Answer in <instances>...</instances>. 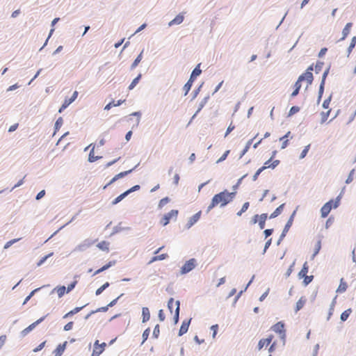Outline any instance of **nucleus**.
Listing matches in <instances>:
<instances>
[{
    "label": "nucleus",
    "instance_id": "nucleus-41",
    "mask_svg": "<svg viewBox=\"0 0 356 356\" xmlns=\"http://www.w3.org/2000/svg\"><path fill=\"white\" fill-rule=\"evenodd\" d=\"M310 146H311V145L309 144V145H307V146L305 147L304 149L302 151V152H301V154L300 155V159H304L307 156V153H308V152H309V150L310 149Z\"/></svg>",
    "mask_w": 356,
    "mask_h": 356
},
{
    "label": "nucleus",
    "instance_id": "nucleus-61",
    "mask_svg": "<svg viewBox=\"0 0 356 356\" xmlns=\"http://www.w3.org/2000/svg\"><path fill=\"white\" fill-rule=\"evenodd\" d=\"M252 143V139H250V140L248 141V143L243 151L242 155H244L248 151Z\"/></svg>",
    "mask_w": 356,
    "mask_h": 356
},
{
    "label": "nucleus",
    "instance_id": "nucleus-62",
    "mask_svg": "<svg viewBox=\"0 0 356 356\" xmlns=\"http://www.w3.org/2000/svg\"><path fill=\"white\" fill-rule=\"evenodd\" d=\"M235 129V126L231 123L227 129L225 137H227L228 134Z\"/></svg>",
    "mask_w": 356,
    "mask_h": 356
},
{
    "label": "nucleus",
    "instance_id": "nucleus-26",
    "mask_svg": "<svg viewBox=\"0 0 356 356\" xmlns=\"http://www.w3.org/2000/svg\"><path fill=\"white\" fill-rule=\"evenodd\" d=\"M200 64H198L197 66L193 70V71L191 73V79L195 80L197 76H199L202 70L200 69Z\"/></svg>",
    "mask_w": 356,
    "mask_h": 356
},
{
    "label": "nucleus",
    "instance_id": "nucleus-60",
    "mask_svg": "<svg viewBox=\"0 0 356 356\" xmlns=\"http://www.w3.org/2000/svg\"><path fill=\"white\" fill-rule=\"evenodd\" d=\"M229 154V150H227V151H226V152H225V153L221 156V157H220V158L217 161V163H220V162H222V161H225V160L227 159V156H228V154Z\"/></svg>",
    "mask_w": 356,
    "mask_h": 356
},
{
    "label": "nucleus",
    "instance_id": "nucleus-53",
    "mask_svg": "<svg viewBox=\"0 0 356 356\" xmlns=\"http://www.w3.org/2000/svg\"><path fill=\"white\" fill-rule=\"evenodd\" d=\"M354 175H355V170L353 169L350 171L347 179L346 180V184H350L353 181Z\"/></svg>",
    "mask_w": 356,
    "mask_h": 356
},
{
    "label": "nucleus",
    "instance_id": "nucleus-22",
    "mask_svg": "<svg viewBox=\"0 0 356 356\" xmlns=\"http://www.w3.org/2000/svg\"><path fill=\"white\" fill-rule=\"evenodd\" d=\"M348 284L344 281L343 278H341L340 280V284L337 289V293H343L347 290Z\"/></svg>",
    "mask_w": 356,
    "mask_h": 356
},
{
    "label": "nucleus",
    "instance_id": "nucleus-59",
    "mask_svg": "<svg viewBox=\"0 0 356 356\" xmlns=\"http://www.w3.org/2000/svg\"><path fill=\"white\" fill-rule=\"evenodd\" d=\"M45 343H46V341H43V342H42L40 345H38L36 348H35L33 350V351L34 353H37V352H38V351L41 350L44 347Z\"/></svg>",
    "mask_w": 356,
    "mask_h": 356
},
{
    "label": "nucleus",
    "instance_id": "nucleus-58",
    "mask_svg": "<svg viewBox=\"0 0 356 356\" xmlns=\"http://www.w3.org/2000/svg\"><path fill=\"white\" fill-rule=\"evenodd\" d=\"M299 111H300V108H299V107H298V106H292V107L291 108L290 111H289V115H293V114H295V113H298Z\"/></svg>",
    "mask_w": 356,
    "mask_h": 356
},
{
    "label": "nucleus",
    "instance_id": "nucleus-17",
    "mask_svg": "<svg viewBox=\"0 0 356 356\" xmlns=\"http://www.w3.org/2000/svg\"><path fill=\"white\" fill-rule=\"evenodd\" d=\"M272 159H273V157H271L270 159L266 161L264 163V165L263 166H268V167H267V168H271V169L275 168L280 164V160L272 161Z\"/></svg>",
    "mask_w": 356,
    "mask_h": 356
},
{
    "label": "nucleus",
    "instance_id": "nucleus-49",
    "mask_svg": "<svg viewBox=\"0 0 356 356\" xmlns=\"http://www.w3.org/2000/svg\"><path fill=\"white\" fill-rule=\"evenodd\" d=\"M170 201V199L166 197L163 199H161L159 203V207L162 208L167 203H168Z\"/></svg>",
    "mask_w": 356,
    "mask_h": 356
},
{
    "label": "nucleus",
    "instance_id": "nucleus-36",
    "mask_svg": "<svg viewBox=\"0 0 356 356\" xmlns=\"http://www.w3.org/2000/svg\"><path fill=\"white\" fill-rule=\"evenodd\" d=\"M141 78V74H138L131 83L129 86V90H132L138 83L139 80Z\"/></svg>",
    "mask_w": 356,
    "mask_h": 356
},
{
    "label": "nucleus",
    "instance_id": "nucleus-35",
    "mask_svg": "<svg viewBox=\"0 0 356 356\" xmlns=\"http://www.w3.org/2000/svg\"><path fill=\"white\" fill-rule=\"evenodd\" d=\"M193 81L194 80L189 79L187 83L184 85V90L185 92V95H186L189 90H191Z\"/></svg>",
    "mask_w": 356,
    "mask_h": 356
},
{
    "label": "nucleus",
    "instance_id": "nucleus-20",
    "mask_svg": "<svg viewBox=\"0 0 356 356\" xmlns=\"http://www.w3.org/2000/svg\"><path fill=\"white\" fill-rule=\"evenodd\" d=\"M352 26H353V24L350 22L346 24V25L345 26V27L343 29V31H342L343 36L340 39V40H343L348 36V35L350 33Z\"/></svg>",
    "mask_w": 356,
    "mask_h": 356
},
{
    "label": "nucleus",
    "instance_id": "nucleus-19",
    "mask_svg": "<svg viewBox=\"0 0 356 356\" xmlns=\"http://www.w3.org/2000/svg\"><path fill=\"white\" fill-rule=\"evenodd\" d=\"M115 264V261H109L108 263H107L106 264H105L104 266H103L102 268H100L99 269L97 270L93 275H97L106 270H107L108 268H109L110 267L114 266Z\"/></svg>",
    "mask_w": 356,
    "mask_h": 356
},
{
    "label": "nucleus",
    "instance_id": "nucleus-6",
    "mask_svg": "<svg viewBox=\"0 0 356 356\" xmlns=\"http://www.w3.org/2000/svg\"><path fill=\"white\" fill-rule=\"evenodd\" d=\"M197 265V261L195 259H191L187 261L181 268V273L186 274L192 270Z\"/></svg>",
    "mask_w": 356,
    "mask_h": 356
},
{
    "label": "nucleus",
    "instance_id": "nucleus-13",
    "mask_svg": "<svg viewBox=\"0 0 356 356\" xmlns=\"http://www.w3.org/2000/svg\"><path fill=\"white\" fill-rule=\"evenodd\" d=\"M201 214L202 211H200L190 218L187 223L188 228L191 227L195 222H197L200 220Z\"/></svg>",
    "mask_w": 356,
    "mask_h": 356
},
{
    "label": "nucleus",
    "instance_id": "nucleus-5",
    "mask_svg": "<svg viewBox=\"0 0 356 356\" xmlns=\"http://www.w3.org/2000/svg\"><path fill=\"white\" fill-rule=\"evenodd\" d=\"M106 346V343L103 342L99 343V341L97 340L94 343L93 350L91 356H99L104 351Z\"/></svg>",
    "mask_w": 356,
    "mask_h": 356
},
{
    "label": "nucleus",
    "instance_id": "nucleus-12",
    "mask_svg": "<svg viewBox=\"0 0 356 356\" xmlns=\"http://www.w3.org/2000/svg\"><path fill=\"white\" fill-rule=\"evenodd\" d=\"M296 214V211H293V213H292V215L291 216V217L289 218V220L287 221L284 228V230L282 232V234L281 235V237H280V240L285 236V234L286 232H288L289 228L291 227L292 224H293V218H294V216Z\"/></svg>",
    "mask_w": 356,
    "mask_h": 356
},
{
    "label": "nucleus",
    "instance_id": "nucleus-27",
    "mask_svg": "<svg viewBox=\"0 0 356 356\" xmlns=\"http://www.w3.org/2000/svg\"><path fill=\"white\" fill-rule=\"evenodd\" d=\"M284 204H281L280 206H279V207H277V209L273 211V213H272L270 214V218H274L277 217V216H279V215L282 213V210H283V208H284Z\"/></svg>",
    "mask_w": 356,
    "mask_h": 356
},
{
    "label": "nucleus",
    "instance_id": "nucleus-38",
    "mask_svg": "<svg viewBox=\"0 0 356 356\" xmlns=\"http://www.w3.org/2000/svg\"><path fill=\"white\" fill-rule=\"evenodd\" d=\"M267 167L268 166H262L260 168H259L257 172H255V174L253 176V181H256L259 177V175L266 169H267Z\"/></svg>",
    "mask_w": 356,
    "mask_h": 356
},
{
    "label": "nucleus",
    "instance_id": "nucleus-57",
    "mask_svg": "<svg viewBox=\"0 0 356 356\" xmlns=\"http://www.w3.org/2000/svg\"><path fill=\"white\" fill-rule=\"evenodd\" d=\"M149 328H147L143 333V343H144L148 338L149 337Z\"/></svg>",
    "mask_w": 356,
    "mask_h": 356
},
{
    "label": "nucleus",
    "instance_id": "nucleus-45",
    "mask_svg": "<svg viewBox=\"0 0 356 356\" xmlns=\"http://www.w3.org/2000/svg\"><path fill=\"white\" fill-rule=\"evenodd\" d=\"M142 53H140L138 56L137 58L135 59V60L134 61V63H132L131 65V68L134 69L138 65V63L141 61L142 60Z\"/></svg>",
    "mask_w": 356,
    "mask_h": 356
},
{
    "label": "nucleus",
    "instance_id": "nucleus-64",
    "mask_svg": "<svg viewBox=\"0 0 356 356\" xmlns=\"http://www.w3.org/2000/svg\"><path fill=\"white\" fill-rule=\"evenodd\" d=\"M73 322L71 321V322H69L67 323L65 326H64V330L65 331H68V330H72V327H73Z\"/></svg>",
    "mask_w": 356,
    "mask_h": 356
},
{
    "label": "nucleus",
    "instance_id": "nucleus-24",
    "mask_svg": "<svg viewBox=\"0 0 356 356\" xmlns=\"http://www.w3.org/2000/svg\"><path fill=\"white\" fill-rule=\"evenodd\" d=\"M143 322H147L149 320L150 313L147 307H143L142 309Z\"/></svg>",
    "mask_w": 356,
    "mask_h": 356
},
{
    "label": "nucleus",
    "instance_id": "nucleus-46",
    "mask_svg": "<svg viewBox=\"0 0 356 356\" xmlns=\"http://www.w3.org/2000/svg\"><path fill=\"white\" fill-rule=\"evenodd\" d=\"M330 110L327 111V112L321 113V123H324L327 120V118L329 117V115H330Z\"/></svg>",
    "mask_w": 356,
    "mask_h": 356
},
{
    "label": "nucleus",
    "instance_id": "nucleus-8",
    "mask_svg": "<svg viewBox=\"0 0 356 356\" xmlns=\"http://www.w3.org/2000/svg\"><path fill=\"white\" fill-rule=\"evenodd\" d=\"M271 330L279 334L280 337L284 340L285 339V330L284 325L282 322H278L271 327Z\"/></svg>",
    "mask_w": 356,
    "mask_h": 356
},
{
    "label": "nucleus",
    "instance_id": "nucleus-43",
    "mask_svg": "<svg viewBox=\"0 0 356 356\" xmlns=\"http://www.w3.org/2000/svg\"><path fill=\"white\" fill-rule=\"evenodd\" d=\"M109 286L108 282H106L102 286H100L99 289H97L95 293L97 296L100 295L104 289H106Z\"/></svg>",
    "mask_w": 356,
    "mask_h": 356
},
{
    "label": "nucleus",
    "instance_id": "nucleus-54",
    "mask_svg": "<svg viewBox=\"0 0 356 356\" xmlns=\"http://www.w3.org/2000/svg\"><path fill=\"white\" fill-rule=\"evenodd\" d=\"M85 306H86V305L82 306V307H75V308H74V309H73L72 310L70 311V312H68V314H70V315H72H72H74V314H76V313L79 312H80V311H81V309H82Z\"/></svg>",
    "mask_w": 356,
    "mask_h": 356
},
{
    "label": "nucleus",
    "instance_id": "nucleus-21",
    "mask_svg": "<svg viewBox=\"0 0 356 356\" xmlns=\"http://www.w3.org/2000/svg\"><path fill=\"white\" fill-rule=\"evenodd\" d=\"M327 74H328V70H325L323 72V77H322V81H321V85H320V88H319V98L321 97L322 94L323 92L325 81V79L327 77Z\"/></svg>",
    "mask_w": 356,
    "mask_h": 356
},
{
    "label": "nucleus",
    "instance_id": "nucleus-23",
    "mask_svg": "<svg viewBox=\"0 0 356 356\" xmlns=\"http://www.w3.org/2000/svg\"><path fill=\"white\" fill-rule=\"evenodd\" d=\"M309 271V265L307 262H305L301 270L298 273V277L300 278H302L303 277L307 275V273Z\"/></svg>",
    "mask_w": 356,
    "mask_h": 356
},
{
    "label": "nucleus",
    "instance_id": "nucleus-63",
    "mask_svg": "<svg viewBox=\"0 0 356 356\" xmlns=\"http://www.w3.org/2000/svg\"><path fill=\"white\" fill-rule=\"evenodd\" d=\"M76 284H77V281L75 280L73 282H72L70 284H69L67 286V293L71 291L75 287Z\"/></svg>",
    "mask_w": 356,
    "mask_h": 356
},
{
    "label": "nucleus",
    "instance_id": "nucleus-44",
    "mask_svg": "<svg viewBox=\"0 0 356 356\" xmlns=\"http://www.w3.org/2000/svg\"><path fill=\"white\" fill-rule=\"evenodd\" d=\"M108 306H106V307H99L98 309H97L95 311H92L87 316H86V318H88L90 315L95 314V313H97V312H106L108 310Z\"/></svg>",
    "mask_w": 356,
    "mask_h": 356
},
{
    "label": "nucleus",
    "instance_id": "nucleus-30",
    "mask_svg": "<svg viewBox=\"0 0 356 356\" xmlns=\"http://www.w3.org/2000/svg\"><path fill=\"white\" fill-rule=\"evenodd\" d=\"M175 306H176V309H175V314L174 316V320H175V323H177V322L179 321V306H180V302L179 300L175 301Z\"/></svg>",
    "mask_w": 356,
    "mask_h": 356
},
{
    "label": "nucleus",
    "instance_id": "nucleus-16",
    "mask_svg": "<svg viewBox=\"0 0 356 356\" xmlns=\"http://www.w3.org/2000/svg\"><path fill=\"white\" fill-rule=\"evenodd\" d=\"M184 16L183 13H180L177 15L172 20H171L168 25L170 26L176 25V24H180L184 21Z\"/></svg>",
    "mask_w": 356,
    "mask_h": 356
},
{
    "label": "nucleus",
    "instance_id": "nucleus-14",
    "mask_svg": "<svg viewBox=\"0 0 356 356\" xmlns=\"http://www.w3.org/2000/svg\"><path fill=\"white\" fill-rule=\"evenodd\" d=\"M67 343V342L65 341L59 344L53 352L54 356H61L66 348Z\"/></svg>",
    "mask_w": 356,
    "mask_h": 356
},
{
    "label": "nucleus",
    "instance_id": "nucleus-31",
    "mask_svg": "<svg viewBox=\"0 0 356 356\" xmlns=\"http://www.w3.org/2000/svg\"><path fill=\"white\" fill-rule=\"evenodd\" d=\"M352 313V309L350 308L345 310L341 314V321H346L349 316L350 315V314Z\"/></svg>",
    "mask_w": 356,
    "mask_h": 356
},
{
    "label": "nucleus",
    "instance_id": "nucleus-39",
    "mask_svg": "<svg viewBox=\"0 0 356 356\" xmlns=\"http://www.w3.org/2000/svg\"><path fill=\"white\" fill-rule=\"evenodd\" d=\"M73 102L71 101V99L70 98L69 99H65L63 104V105L61 106V107L59 109V113H61L64 109H65L71 103H72Z\"/></svg>",
    "mask_w": 356,
    "mask_h": 356
},
{
    "label": "nucleus",
    "instance_id": "nucleus-40",
    "mask_svg": "<svg viewBox=\"0 0 356 356\" xmlns=\"http://www.w3.org/2000/svg\"><path fill=\"white\" fill-rule=\"evenodd\" d=\"M321 248V242L319 240L316 243V244L314 245V252L313 254V257H314L318 253Z\"/></svg>",
    "mask_w": 356,
    "mask_h": 356
},
{
    "label": "nucleus",
    "instance_id": "nucleus-32",
    "mask_svg": "<svg viewBox=\"0 0 356 356\" xmlns=\"http://www.w3.org/2000/svg\"><path fill=\"white\" fill-rule=\"evenodd\" d=\"M94 149H95V147H93L92 148V149L90 150V154H89L88 161L90 162H95L101 158L100 156H95Z\"/></svg>",
    "mask_w": 356,
    "mask_h": 356
},
{
    "label": "nucleus",
    "instance_id": "nucleus-1",
    "mask_svg": "<svg viewBox=\"0 0 356 356\" xmlns=\"http://www.w3.org/2000/svg\"><path fill=\"white\" fill-rule=\"evenodd\" d=\"M234 197L235 193H230L227 190H225L222 192L216 194L213 197L211 202L207 208V211L209 212L213 208L217 206H220V207L226 206L227 204L232 201Z\"/></svg>",
    "mask_w": 356,
    "mask_h": 356
},
{
    "label": "nucleus",
    "instance_id": "nucleus-29",
    "mask_svg": "<svg viewBox=\"0 0 356 356\" xmlns=\"http://www.w3.org/2000/svg\"><path fill=\"white\" fill-rule=\"evenodd\" d=\"M124 102V100H118L116 103L115 102V101H113L110 103H108V104L106 105L104 109L105 110H109L111 109L112 107L113 106H120V104H122L123 102Z\"/></svg>",
    "mask_w": 356,
    "mask_h": 356
},
{
    "label": "nucleus",
    "instance_id": "nucleus-37",
    "mask_svg": "<svg viewBox=\"0 0 356 356\" xmlns=\"http://www.w3.org/2000/svg\"><path fill=\"white\" fill-rule=\"evenodd\" d=\"M127 193L125 191L124 193H122L121 195H120L119 196H118L113 201V204H118V202H120L121 200H122L127 195Z\"/></svg>",
    "mask_w": 356,
    "mask_h": 356
},
{
    "label": "nucleus",
    "instance_id": "nucleus-47",
    "mask_svg": "<svg viewBox=\"0 0 356 356\" xmlns=\"http://www.w3.org/2000/svg\"><path fill=\"white\" fill-rule=\"evenodd\" d=\"M302 278H304V280H303L304 285L307 286L310 282H312V281L313 280L314 276L313 275H309V276L306 275V276L303 277Z\"/></svg>",
    "mask_w": 356,
    "mask_h": 356
},
{
    "label": "nucleus",
    "instance_id": "nucleus-50",
    "mask_svg": "<svg viewBox=\"0 0 356 356\" xmlns=\"http://www.w3.org/2000/svg\"><path fill=\"white\" fill-rule=\"evenodd\" d=\"M324 65V63L323 62H317L316 64V66H315V72L316 73H319L323 67Z\"/></svg>",
    "mask_w": 356,
    "mask_h": 356
},
{
    "label": "nucleus",
    "instance_id": "nucleus-25",
    "mask_svg": "<svg viewBox=\"0 0 356 356\" xmlns=\"http://www.w3.org/2000/svg\"><path fill=\"white\" fill-rule=\"evenodd\" d=\"M306 302V298L305 297H301L298 301L296 302V312H298L299 310H300L305 305Z\"/></svg>",
    "mask_w": 356,
    "mask_h": 356
},
{
    "label": "nucleus",
    "instance_id": "nucleus-4",
    "mask_svg": "<svg viewBox=\"0 0 356 356\" xmlns=\"http://www.w3.org/2000/svg\"><path fill=\"white\" fill-rule=\"evenodd\" d=\"M179 213V211L176 209H172L168 213L165 214L162 219L161 220V223L165 226L167 225L171 220H176Z\"/></svg>",
    "mask_w": 356,
    "mask_h": 356
},
{
    "label": "nucleus",
    "instance_id": "nucleus-9",
    "mask_svg": "<svg viewBox=\"0 0 356 356\" xmlns=\"http://www.w3.org/2000/svg\"><path fill=\"white\" fill-rule=\"evenodd\" d=\"M267 217L266 213H263L260 216L255 215L252 218V223L256 224L258 222L260 229H263L265 227V222Z\"/></svg>",
    "mask_w": 356,
    "mask_h": 356
},
{
    "label": "nucleus",
    "instance_id": "nucleus-7",
    "mask_svg": "<svg viewBox=\"0 0 356 356\" xmlns=\"http://www.w3.org/2000/svg\"><path fill=\"white\" fill-rule=\"evenodd\" d=\"M313 70V66L311 65L309 66L307 71L302 74V75H300L298 78H299V81H307L308 85H310L312 84V81H313V74L312 73V71Z\"/></svg>",
    "mask_w": 356,
    "mask_h": 356
},
{
    "label": "nucleus",
    "instance_id": "nucleus-34",
    "mask_svg": "<svg viewBox=\"0 0 356 356\" xmlns=\"http://www.w3.org/2000/svg\"><path fill=\"white\" fill-rule=\"evenodd\" d=\"M54 290L56 291L58 297L61 298L65 294L66 288L65 286H57L56 288L54 289Z\"/></svg>",
    "mask_w": 356,
    "mask_h": 356
},
{
    "label": "nucleus",
    "instance_id": "nucleus-33",
    "mask_svg": "<svg viewBox=\"0 0 356 356\" xmlns=\"http://www.w3.org/2000/svg\"><path fill=\"white\" fill-rule=\"evenodd\" d=\"M336 298L334 299V300L332 301L330 307V309H329V312H328V315H327V321H329L333 313H334V307H335V304H336V300H335Z\"/></svg>",
    "mask_w": 356,
    "mask_h": 356
},
{
    "label": "nucleus",
    "instance_id": "nucleus-3",
    "mask_svg": "<svg viewBox=\"0 0 356 356\" xmlns=\"http://www.w3.org/2000/svg\"><path fill=\"white\" fill-rule=\"evenodd\" d=\"M340 200L341 197L338 196L335 200H331L326 202L321 209V214L322 218H326L332 208H337L339 205Z\"/></svg>",
    "mask_w": 356,
    "mask_h": 356
},
{
    "label": "nucleus",
    "instance_id": "nucleus-28",
    "mask_svg": "<svg viewBox=\"0 0 356 356\" xmlns=\"http://www.w3.org/2000/svg\"><path fill=\"white\" fill-rule=\"evenodd\" d=\"M168 257L167 254H161L160 255L153 257L149 261V264L153 263L156 261L163 260Z\"/></svg>",
    "mask_w": 356,
    "mask_h": 356
},
{
    "label": "nucleus",
    "instance_id": "nucleus-56",
    "mask_svg": "<svg viewBox=\"0 0 356 356\" xmlns=\"http://www.w3.org/2000/svg\"><path fill=\"white\" fill-rule=\"evenodd\" d=\"M159 334H160L159 325H156L154 327V331H153V336L155 338H158V337L159 336Z\"/></svg>",
    "mask_w": 356,
    "mask_h": 356
},
{
    "label": "nucleus",
    "instance_id": "nucleus-52",
    "mask_svg": "<svg viewBox=\"0 0 356 356\" xmlns=\"http://www.w3.org/2000/svg\"><path fill=\"white\" fill-rule=\"evenodd\" d=\"M53 255V252H51L49 253V254L43 257L37 264V266H40L42 264L44 263V261L49 258L51 256Z\"/></svg>",
    "mask_w": 356,
    "mask_h": 356
},
{
    "label": "nucleus",
    "instance_id": "nucleus-48",
    "mask_svg": "<svg viewBox=\"0 0 356 356\" xmlns=\"http://www.w3.org/2000/svg\"><path fill=\"white\" fill-rule=\"evenodd\" d=\"M63 120L61 117L58 118L55 123V129L56 131L58 130L62 124H63Z\"/></svg>",
    "mask_w": 356,
    "mask_h": 356
},
{
    "label": "nucleus",
    "instance_id": "nucleus-10",
    "mask_svg": "<svg viewBox=\"0 0 356 356\" xmlns=\"http://www.w3.org/2000/svg\"><path fill=\"white\" fill-rule=\"evenodd\" d=\"M46 318V316L41 317L34 323H31L30 325H29L27 327H26L24 330H23L21 332L22 335L23 337L26 336L28 333H29L31 330H33L39 323L42 322L44 318Z\"/></svg>",
    "mask_w": 356,
    "mask_h": 356
},
{
    "label": "nucleus",
    "instance_id": "nucleus-2",
    "mask_svg": "<svg viewBox=\"0 0 356 356\" xmlns=\"http://www.w3.org/2000/svg\"><path fill=\"white\" fill-rule=\"evenodd\" d=\"M273 338V335L270 334L267 338L260 339L257 345L258 350H261L264 347H267L270 344L268 348V352L270 353L268 356H272L271 353L275 350L277 346L276 341L272 342Z\"/></svg>",
    "mask_w": 356,
    "mask_h": 356
},
{
    "label": "nucleus",
    "instance_id": "nucleus-18",
    "mask_svg": "<svg viewBox=\"0 0 356 356\" xmlns=\"http://www.w3.org/2000/svg\"><path fill=\"white\" fill-rule=\"evenodd\" d=\"M109 246H110V243L108 241H102L97 245V247L99 250L106 252H109Z\"/></svg>",
    "mask_w": 356,
    "mask_h": 356
},
{
    "label": "nucleus",
    "instance_id": "nucleus-42",
    "mask_svg": "<svg viewBox=\"0 0 356 356\" xmlns=\"http://www.w3.org/2000/svg\"><path fill=\"white\" fill-rule=\"evenodd\" d=\"M21 238H14V239H12L8 242L6 243V244L4 245V247L3 248L4 249H8V248H10L13 244L18 242Z\"/></svg>",
    "mask_w": 356,
    "mask_h": 356
},
{
    "label": "nucleus",
    "instance_id": "nucleus-51",
    "mask_svg": "<svg viewBox=\"0 0 356 356\" xmlns=\"http://www.w3.org/2000/svg\"><path fill=\"white\" fill-rule=\"evenodd\" d=\"M249 205H250V204H249V202H245V203L243 204V207H242V208H241V211H238V212L237 213V215H238V216H241L243 213H244L245 211H247V209H248V207H249Z\"/></svg>",
    "mask_w": 356,
    "mask_h": 356
},
{
    "label": "nucleus",
    "instance_id": "nucleus-15",
    "mask_svg": "<svg viewBox=\"0 0 356 356\" xmlns=\"http://www.w3.org/2000/svg\"><path fill=\"white\" fill-rule=\"evenodd\" d=\"M191 319L185 320L182 322L181 327L179 331V335L181 336L187 332Z\"/></svg>",
    "mask_w": 356,
    "mask_h": 356
},
{
    "label": "nucleus",
    "instance_id": "nucleus-55",
    "mask_svg": "<svg viewBox=\"0 0 356 356\" xmlns=\"http://www.w3.org/2000/svg\"><path fill=\"white\" fill-rule=\"evenodd\" d=\"M174 305H175L174 298H170L168 302V307L170 309V312H172V308Z\"/></svg>",
    "mask_w": 356,
    "mask_h": 356
},
{
    "label": "nucleus",
    "instance_id": "nucleus-11",
    "mask_svg": "<svg viewBox=\"0 0 356 356\" xmlns=\"http://www.w3.org/2000/svg\"><path fill=\"white\" fill-rule=\"evenodd\" d=\"M133 170H129L124 172H121L119 174L116 175L105 186L104 188H106L108 186L112 184L118 179L124 177V176L127 175L130 172H132Z\"/></svg>",
    "mask_w": 356,
    "mask_h": 356
}]
</instances>
